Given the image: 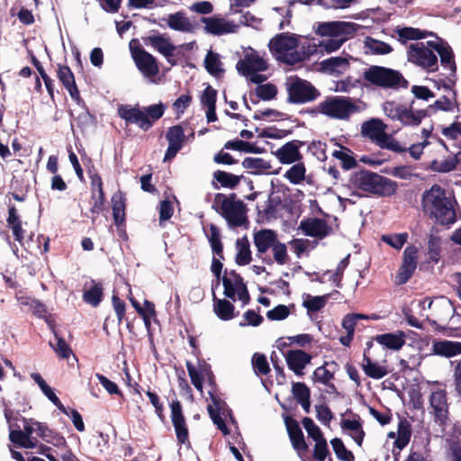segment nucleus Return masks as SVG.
I'll list each match as a JSON object with an SVG mask.
<instances>
[{"instance_id":"1","label":"nucleus","mask_w":461,"mask_h":461,"mask_svg":"<svg viewBox=\"0 0 461 461\" xmlns=\"http://www.w3.org/2000/svg\"><path fill=\"white\" fill-rule=\"evenodd\" d=\"M423 212L441 225H449L456 221L452 200L447 197L446 191L438 185H433L422 194Z\"/></svg>"},{"instance_id":"2","label":"nucleus","mask_w":461,"mask_h":461,"mask_svg":"<svg viewBox=\"0 0 461 461\" xmlns=\"http://www.w3.org/2000/svg\"><path fill=\"white\" fill-rule=\"evenodd\" d=\"M253 242L257 249L256 256L267 265L276 262L280 266L288 263L287 247L281 242L275 230L263 229L253 235Z\"/></svg>"},{"instance_id":"3","label":"nucleus","mask_w":461,"mask_h":461,"mask_svg":"<svg viewBox=\"0 0 461 461\" xmlns=\"http://www.w3.org/2000/svg\"><path fill=\"white\" fill-rule=\"evenodd\" d=\"M349 185L378 197L393 196L398 189L397 182L367 169L354 172Z\"/></svg>"},{"instance_id":"4","label":"nucleus","mask_w":461,"mask_h":461,"mask_svg":"<svg viewBox=\"0 0 461 461\" xmlns=\"http://www.w3.org/2000/svg\"><path fill=\"white\" fill-rule=\"evenodd\" d=\"M363 79L367 84L366 86H373L382 89L398 90L407 89L409 81L399 71L390 68L372 65L363 72Z\"/></svg>"},{"instance_id":"5","label":"nucleus","mask_w":461,"mask_h":461,"mask_svg":"<svg viewBox=\"0 0 461 461\" xmlns=\"http://www.w3.org/2000/svg\"><path fill=\"white\" fill-rule=\"evenodd\" d=\"M236 197L234 193L228 196L218 193L214 196L212 206L227 221L230 227H241L249 224L246 205L241 200H236Z\"/></svg>"},{"instance_id":"6","label":"nucleus","mask_w":461,"mask_h":461,"mask_svg":"<svg viewBox=\"0 0 461 461\" xmlns=\"http://www.w3.org/2000/svg\"><path fill=\"white\" fill-rule=\"evenodd\" d=\"M358 107L349 97L329 96L312 109H306L304 113L316 116L321 113L336 120H348L351 114L357 113Z\"/></svg>"},{"instance_id":"7","label":"nucleus","mask_w":461,"mask_h":461,"mask_svg":"<svg viewBox=\"0 0 461 461\" xmlns=\"http://www.w3.org/2000/svg\"><path fill=\"white\" fill-rule=\"evenodd\" d=\"M285 86L288 104H303L313 102L321 96V92L310 81L298 76L287 78Z\"/></svg>"},{"instance_id":"8","label":"nucleus","mask_w":461,"mask_h":461,"mask_svg":"<svg viewBox=\"0 0 461 461\" xmlns=\"http://www.w3.org/2000/svg\"><path fill=\"white\" fill-rule=\"evenodd\" d=\"M386 125L379 119H371L362 124V134L381 149L402 153L406 149L398 141L385 132Z\"/></svg>"},{"instance_id":"9","label":"nucleus","mask_w":461,"mask_h":461,"mask_svg":"<svg viewBox=\"0 0 461 461\" xmlns=\"http://www.w3.org/2000/svg\"><path fill=\"white\" fill-rule=\"evenodd\" d=\"M408 60L428 72H435L438 68L437 55L430 49H428L423 42L410 45Z\"/></svg>"},{"instance_id":"10","label":"nucleus","mask_w":461,"mask_h":461,"mask_svg":"<svg viewBox=\"0 0 461 461\" xmlns=\"http://www.w3.org/2000/svg\"><path fill=\"white\" fill-rule=\"evenodd\" d=\"M298 46V39L294 35L286 33L276 34L268 44L270 51L276 59L287 65H291L289 62L291 52L296 50Z\"/></svg>"},{"instance_id":"11","label":"nucleus","mask_w":461,"mask_h":461,"mask_svg":"<svg viewBox=\"0 0 461 461\" xmlns=\"http://www.w3.org/2000/svg\"><path fill=\"white\" fill-rule=\"evenodd\" d=\"M297 405H281L285 412L282 413L287 434L289 436L293 447L298 452H305L308 450V445L305 442L303 430L299 422L286 412L294 411Z\"/></svg>"},{"instance_id":"12","label":"nucleus","mask_w":461,"mask_h":461,"mask_svg":"<svg viewBox=\"0 0 461 461\" xmlns=\"http://www.w3.org/2000/svg\"><path fill=\"white\" fill-rule=\"evenodd\" d=\"M357 32V24L348 22H324L320 23L317 28V34L321 36L338 37H352Z\"/></svg>"},{"instance_id":"13","label":"nucleus","mask_w":461,"mask_h":461,"mask_svg":"<svg viewBox=\"0 0 461 461\" xmlns=\"http://www.w3.org/2000/svg\"><path fill=\"white\" fill-rule=\"evenodd\" d=\"M118 115L125 121L126 124H136L140 129L147 131L150 129V122L145 115L144 110L137 104H121L118 107Z\"/></svg>"},{"instance_id":"14","label":"nucleus","mask_w":461,"mask_h":461,"mask_svg":"<svg viewBox=\"0 0 461 461\" xmlns=\"http://www.w3.org/2000/svg\"><path fill=\"white\" fill-rule=\"evenodd\" d=\"M18 416L20 414L14 413L12 410L5 409V417L9 425V439L12 443L16 444L23 447H29L25 444V440L30 438L32 433V430L27 431V428L25 427L23 430L21 429V426L17 423L19 421Z\"/></svg>"},{"instance_id":"15","label":"nucleus","mask_w":461,"mask_h":461,"mask_svg":"<svg viewBox=\"0 0 461 461\" xmlns=\"http://www.w3.org/2000/svg\"><path fill=\"white\" fill-rule=\"evenodd\" d=\"M113 218L117 227V234L122 240H127L126 224H125V197L122 192L113 194L112 199Z\"/></svg>"},{"instance_id":"16","label":"nucleus","mask_w":461,"mask_h":461,"mask_svg":"<svg viewBox=\"0 0 461 461\" xmlns=\"http://www.w3.org/2000/svg\"><path fill=\"white\" fill-rule=\"evenodd\" d=\"M132 58L138 69L146 77H155L159 68L155 57L146 51L143 48L139 47L131 50Z\"/></svg>"},{"instance_id":"17","label":"nucleus","mask_w":461,"mask_h":461,"mask_svg":"<svg viewBox=\"0 0 461 461\" xmlns=\"http://www.w3.org/2000/svg\"><path fill=\"white\" fill-rule=\"evenodd\" d=\"M304 142L299 140H294L281 146L277 150L272 152L281 164H293L303 159L300 148Z\"/></svg>"},{"instance_id":"18","label":"nucleus","mask_w":461,"mask_h":461,"mask_svg":"<svg viewBox=\"0 0 461 461\" xmlns=\"http://www.w3.org/2000/svg\"><path fill=\"white\" fill-rule=\"evenodd\" d=\"M300 229L307 236L318 238L320 240L329 236L332 232V228L327 221L320 218H307L300 222Z\"/></svg>"},{"instance_id":"19","label":"nucleus","mask_w":461,"mask_h":461,"mask_svg":"<svg viewBox=\"0 0 461 461\" xmlns=\"http://www.w3.org/2000/svg\"><path fill=\"white\" fill-rule=\"evenodd\" d=\"M267 61L256 54H246L236 64V69L243 77H249L254 72H262L267 69Z\"/></svg>"},{"instance_id":"20","label":"nucleus","mask_w":461,"mask_h":461,"mask_svg":"<svg viewBox=\"0 0 461 461\" xmlns=\"http://www.w3.org/2000/svg\"><path fill=\"white\" fill-rule=\"evenodd\" d=\"M285 357L288 368L298 376H303L304 375V368L312 359L311 354L302 349L288 350Z\"/></svg>"},{"instance_id":"21","label":"nucleus","mask_w":461,"mask_h":461,"mask_svg":"<svg viewBox=\"0 0 461 461\" xmlns=\"http://www.w3.org/2000/svg\"><path fill=\"white\" fill-rule=\"evenodd\" d=\"M207 411L210 418L213 424L223 435L230 434V429L228 428L225 418L228 415L230 421L235 423L232 411L229 408V405H207Z\"/></svg>"},{"instance_id":"22","label":"nucleus","mask_w":461,"mask_h":461,"mask_svg":"<svg viewBox=\"0 0 461 461\" xmlns=\"http://www.w3.org/2000/svg\"><path fill=\"white\" fill-rule=\"evenodd\" d=\"M171 409V421L175 429L177 442L179 444H188V429L184 415L182 405H169Z\"/></svg>"},{"instance_id":"23","label":"nucleus","mask_w":461,"mask_h":461,"mask_svg":"<svg viewBox=\"0 0 461 461\" xmlns=\"http://www.w3.org/2000/svg\"><path fill=\"white\" fill-rule=\"evenodd\" d=\"M201 21L205 24V31L213 35L235 32L239 27L234 23L222 18L202 17Z\"/></svg>"},{"instance_id":"24","label":"nucleus","mask_w":461,"mask_h":461,"mask_svg":"<svg viewBox=\"0 0 461 461\" xmlns=\"http://www.w3.org/2000/svg\"><path fill=\"white\" fill-rule=\"evenodd\" d=\"M431 355L452 357L461 354V342L450 340H434Z\"/></svg>"},{"instance_id":"25","label":"nucleus","mask_w":461,"mask_h":461,"mask_svg":"<svg viewBox=\"0 0 461 461\" xmlns=\"http://www.w3.org/2000/svg\"><path fill=\"white\" fill-rule=\"evenodd\" d=\"M143 41L146 45L151 46L166 58L172 57L176 50V46L169 41V39L162 34L148 36L143 38Z\"/></svg>"},{"instance_id":"26","label":"nucleus","mask_w":461,"mask_h":461,"mask_svg":"<svg viewBox=\"0 0 461 461\" xmlns=\"http://www.w3.org/2000/svg\"><path fill=\"white\" fill-rule=\"evenodd\" d=\"M165 20L167 21V26L174 31L193 32L194 30V24L184 12L179 11L175 14H170Z\"/></svg>"},{"instance_id":"27","label":"nucleus","mask_w":461,"mask_h":461,"mask_svg":"<svg viewBox=\"0 0 461 461\" xmlns=\"http://www.w3.org/2000/svg\"><path fill=\"white\" fill-rule=\"evenodd\" d=\"M318 51H320L319 43L317 44L313 41H306L301 44L299 50H296L291 52L289 62H291V65H295L309 59Z\"/></svg>"},{"instance_id":"28","label":"nucleus","mask_w":461,"mask_h":461,"mask_svg":"<svg viewBox=\"0 0 461 461\" xmlns=\"http://www.w3.org/2000/svg\"><path fill=\"white\" fill-rule=\"evenodd\" d=\"M367 349L364 352V358L362 367L366 375L374 379H380L385 376L388 373L386 367L378 365L372 361L370 357L368 356V350L370 347L373 345V342H367Z\"/></svg>"},{"instance_id":"29","label":"nucleus","mask_w":461,"mask_h":461,"mask_svg":"<svg viewBox=\"0 0 461 461\" xmlns=\"http://www.w3.org/2000/svg\"><path fill=\"white\" fill-rule=\"evenodd\" d=\"M426 249L428 255V261L438 264L441 258L442 251V239L438 234V231H433L429 234L427 238Z\"/></svg>"},{"instance_id":"30","label":"nucleus","mask_w":461,"mask_h":461,"mask_svg":"<svg viewBox=\"0 0 461 461\" xmlns=\"http://www.w3.org/2000/svg\"><path fill=\"white\" fill-rule=\"evenodd\" d=\"M405 333L397 331L396 333H384L377 335L375 339L380 345L392 350H400L405 344Z\"/></svg>"},{"instance_id":"31","label":"nucleus","mask_w":461,"mask_h":461,"mask_svg":"<svg viewBox=\"0 0 461 461\" xmlns=\"http://www.w3.org/2000/svg\"><path fill=\"white\" fill-rule=\"evenodd\" d=\"M128 299L131 303L132 307L143 319L146 328L149 329L151 325L150 318L156 315L155 304L149 300H145L143 303V306H141L140 303L132 296L131 291Z\"/></svg>"},{"instance_id":"32","label":"nucleus","mask_w":461,"mask_h":461,"mask_svg":"<svg viewBox=\"0 0 461 461\" xmlns=\"http://www.w3.org/2000/svg\"><path fill=\"white\" fill-rule=\"evenodd\" d=\"M245 284L243 281V277L237 273L235 270L227 271L225 270V275L222 276V285L224 287L223 294L227 298L235 300V290L234 288Z\"/></svg>"},{"instance_id":"33","label":"nucleus","mask_w":461,"mask_h":461,"mask_svg":"<svg viewBox=\"0 0 461 461\" xmlns=\"http://www.w3.org/2000/svg\"><path fill=\"white\" fill-rule=\"evenodd\" d=\"M383 110L385 115L393 121H399L402 125L406 126L405 115L408 108L394 101H386L383 104Z\"/></svg>"},{"instance_id":"34","label":"nucleus","mask_w":461,"mask_h":461,"mask_svg":"<svg viewBox=\"0 0 461 461\" xmlns=\"http://www.w3.org/2000/svg\"><path fill=\"white\" fill-rule=\"evenodd\" d=\"M7 224L12 229L14 240L23 245L24 239V230L22 226V221L18 215L17 209L14 205L9 206Z\"/></svg>"},{"instance_id":"35","label":"nucleus","mask_w":461,"mask_h":461,"mask_svg":"<svg viewBox=\"0 0 461 461\" xmlns=\"http://www.w3.org/2000/svg\"><path fill=\"white\" fill-rule=\"evenodd\" d=\"M234 305L226 299H218L213 294V312L219 319L230 321L234 318Z\"/></svg>"},{"instance_id":"36","label":"nucleus","mask_w":461,"mask_h":461,"mask_svg":"<svg viewBox=\"0 0 461 461\" xmlns=\"http://www.w3.org/2000/svg\"><path fill=\"white\" fill-rule=\"evenodd\" d=\"M333 379V370H328L324 364L317 367L312 374V381L325 384L328 387L327 392L330 393H337L336 386L330 383Z\"/></svg>"},{"instance_id":"37","label":"nucleus","mask_w":461,"mask_h":461,"mask_svg":"<svg viewBox=\"0 0 461 461\" xmlns=\"http://www.w3.org/2000/svg\"><path fill=\"white\" fill-rule=\"evenodd\" d=\"M236 248H237V254L235 257V262L239 266H246L249 265L251 260V251H250V246L249 241L248 238L245 236L241 239H238L236 240Z\"/></svg>"},{"instance_id":"38","label":"nucleus","mask_w":461,"mask_h":461,"mask_svg":"<svg viewBox=\"0 0 461 461\" xmlns=\"http://www.w3.org/2000/svg\"><path fill=\"white\" fill-rule=\"evenodd\" d=\"M399 41L402 43H406L407 41H412V40H421L425 39L429 36H434L435 34L431 32L425 31V30H420L418 28H412V27H403L402 29H398L396 31Z\"/></svg>"},{"instance_id":"39","label":"nucleus","mask_w":461,"mask_h":461,"mask_svg":"<svg viewBox=\"0 0 461 461\" xmlns=\"http://www.w3.org/2000/svg\"><path fill=\"white\" fill-rule=\"evenodd\" d=\"M204 68L210 75L215 77H219L224 73V69L221 68L219 54L212 50L208 51L205 56Z\"/></svg>"},{"instance_id":"40","label":"nucleus","mask_w":461,"mask_h":461,"mask_svg":"<svg viewBox=\"0 0 461 461\" xmlns=\"http://www.w3.org/2000/svg\"><path fill=\"white\" fill-rule=\"evenodd\" d=\"M213 179L216 180L221 186L234 189L240 183L241 176H237L223 170H216L213 172Z\"/></svg>"},{"instance_id":"41","label":"nucleus","mask_w":461,"mask_h":461,"mask_svg":"<svg viewBox=\"0 0 461 461\" xmlns=\"http://www.w3.org/2000/svg\"><path fill=\"white\" fill-rule=\"evenodd\" d=\"M93 282V285L84 292L83 299L86 303L96 307L103 300V285L101 283Z\"/></svg>"},{"instance_id":"42","label":"nucleus","mask_w":461,"mask_h":461,"mask_svg":"<svg viewBox=\"0 0 461 461\" xmlns=\"http://www.w3.org/2000/svg\"><path fill=\"white\" fill-rule=\"evenodd\" d=\"M50 328L56 339V343L50 342V347L59 357L68 359L72 354V349L66 340L58 333L54 326L50 325Z\"/></svg>"},{"instance_id":"43","label":"nucleus","mask_w":461,"mask_h":461,"mask_svg":"<svg viewBox=\"0 0 461 461\" xmlns=\"http://www.w3.org/2000/svg\"><path fill=\"white\" fill-rule=\"evenodd\" d=\"M440 57L441 65L445 68H448L451 71V76L456 77V65L455 62V55L452 48L446 43L445 46L438 52Z\"/></svg>"},{"instance_id":"44","label":"nucleus","mask_w":461,"mask_h":461,"mask_svg":"<svg viewBox=\"0 0 461 461\" xmlns=\"http://www.w3.org/2000/svg\"><path fill=\"white\" fill-rule=\"evenodd\" d=\"M332 449L340 461H355V456L348 450L340 438H334L330 440Z\"/></svg>"},{"instance_id":"45","label":"nucleus","mask_w":461,"mask_h":461,"mask_svg":"<svg viewBox=\"0 0 461 461\" xmlns=\"http://www.w3.org/2000/svg\"><path fill=\"white\" fill-rule=\"evenodd\" d=\"M56 406L62 413L67 415L71 420L75 429L77 431L83 432L85 430V423L83 420V417L77 410L72 408L70 405H56Z\"/></svg>"},{"instance_id":"46","label":"nucleus","mask_w":461,"mask_h":461,"mask_svg":"<svg viewBox=\"0 0 461 461\" xmlns=\"http://www.w3.org/2000/svg\"><path fill=\"white\" fill-rule=\"evenodd\" d=\"M365 46L375 55H385L393 51V48L388 43L372 37L366 38Z\"/></svg>"},{"instance_id":"47","label":"nucleus","mask_w":461,"mask_h":461,"mask_svg":"<svg viewBox=\"0 0 461 461\" xmlns=\"http://www.w3.org/2000/svg\"><path fill=\"white\" fill-rule=\"evenodd\" d=\"M306 168L303 163L298 162L292 166L285 174V177L294 185L302 183L305 178Z\"/></svg>"},{"instance_id":"48","label":"nucleus","mask_w":461,"mask_h":461,"mask_svg":"<svg viewBox=\"0 0 461 461\" xmlns=\"http://www.w3.org/2000/svg\"><path fill=\"white\" fill-rule=\"evenodd\" d=\"M432 110L429 109V105L427 109L418 110L414 112L411 107L408 108L407 115H405L406 126H418L422 119L429 116Z\"/></svg>"},{"instance_id":"49","label":"nucleus","mask_w":461,"mask_h":461,"mask_svg":"<svg viewBox=\"0 0 461 461\" xmlns=\"http://www.w3.org/2000/svg\"><path fill=\"white\" fill-rule=\"evenodd\" d=\"M166 139L170 144H174L183 148L185 140V135L183 127L180 124L168 128Z\"/></svg>"},{"instance_id":"50","label":"nucleus","mask_w":461,"mask_h":461,"mask_svg":"<svg viewBox=\"0 0 461 461\" xmlns=\"http://www.w3.org/2000/svg\"><path fill=\"white\" fill-rule=\"evenodd\" d=\"M31 377L40 386L42 393L52 403H61L58 396L53 392V389L45 382L39 373H32Z\"/></svg>"},{"instance_id":"51","label":"nucleus","mask_w":461,"mask_h":461,"mask_svg":"<svg viewBox=\"0 0 461 461\" xmlns=\"http://www.w3.org/2000/svg\"><path fill=\"white\" fill-rule=\"evenodd\" d=\"M292 393L297 403H310L311 392L304 383H294Z\"/></svg>"},{"instance_id":"52","label":"nucleus","mask_w":461,"mask_h":461,"mask_svg":"<svg viewBox=\"0 0 461 461\" xmlns=\"http://www.w3.org/2000/svg\"><path fill=\"white\" fill-rule=\"evenodd\" d=\"M251 361L253 369L258 375H267L270 372L268 361L264 354L255 353Z\"/></svg>"},{"instance_id":"53","label":"nucleus","mask_w":461,"mask_h":461,"mask_svg":"<svg viewBox=\"0 0 461 461\" xmlns=\"http://www.w3.org/2000/svg\"><path fill=\"white\" fill-rule=\"evenodd\" d=\"M321 67L324 70L336 72L339 68H345L349 66L348 60L343 57H331L321 61Z\"/></svg>"},{"instance_id":"54","label":"nucleus","mask_w":461,"mask_h":461,"mask_svg":"<svg viewBox=\"0 0 461 461\" xmlns=\"http://www.w3.org/2000/svg\"><path fill=\"white\" fill-rule=\"evenodd\" d=\"M343 150H334L332 156L341 161L342 167L345 170H349L357 166V160L354 157L349 155L350 149L341 146Z\"/></svg>"},{"instance_id":"55","label":"nucleus","mask_w":461,"mask_h":461,"mask_svg":"<svg viewBox=\"0 0 461 461\" xmlns=\"http://www.w3.org/2000/svg\"><path fill=\"white\" fill-rule=\"evenodd\" d=\"M57 67V77L65 88L76 84L74 74L68 66L58 64Z\"/></svg>"},{"instance_id":"56","label":"nucleus","mask_w":461,"mask_h":461,"mask_svg":"<svg viewBox=\"0 0 461 461\" xmlns=\"http://www.w3.org/2000/svg\"><path fill=\"white\" fill-rule=\"evenodd\" d=\"M165 109L166 106L162 103L143 107L145 115L147 116L148 121L150 122V128L158 120L163 116Z\"/></svg>"},{"instance_id":"57","label":"nucleus","mask_w":461,"mask_h":461,"mask_svg":"<svg viewBox=\"0 0 461 461\" xmlns=\"http://www.w3.org/2000/svg\"><path fill=\"white\" fill-rule=\"evenodd\" d=\"M257 96L263 101L275 99L277 95V87L276 85L267 83L259 85L255 89Z\"/></svg>"},{"instance_id":"58","label":"nucleus","mask_w":461,"mask_h":461,"mask_svg":"<svg viewBox=\"0 0 461 461\" xmlns=\"http://www.w3.org/2000/svg\"><path fill=\"white\" fill-rule=\"evenodd\" d=\"M407 232L382 236V240L395 249H401L403 247V245L407 242Z\"/></svg>"},{"instance_id":"59","label":"nucleus","mask_w":461,"mask_h":461,"mask_svg":"<svg viewBox=\"0 0 461 461\" xmlns=\"http://www.w3.org/2000/svg\"><path fill=\"white\" fill-rule=\"evenodd\" d=\"M348 37L341 38H330L328 40H323L319 42L320 52L321 53H330L339 50L341 45L346 41Z\"/></svg>"},{"instance_id":"60","label":"nucleus","mask_w":461,"mask_h":461,"mask_svg":"<svg viewBox=\"0 0 461 461\" xmlns=\"http://www.w3.org/2000/svg\"><path fill=\"white\" fill-rule=\"evenodd\" d=\"M349 263V255H348L345 258L340 260V262L338 264L336 270L334 273H331L330 276V281H331L336 287L341 288L342 287V279L344 271L347 268L348 265Z\"/></svg>"},{"instance_id":"61","label":"nucleus","mask_w":461,"mask_h":461,"mask_svg":"<svg viewBox=\"0 0 461 461\" xmlns=\"http://www.w3.org/2000/svg\"><path fill=\"white\" fill-rule=\"evenodd\" d=\"M302 424L305 429L308 436L313 440H319L323 438V433L321 429L314 423L313 420L309 417H304L302 420Z\"/></svg>"},{"instance_id":"62","label":"nucleus","mask_w":461,"mask_h":461,"mask_svg":"<svg viewBox=\"0 0 461 461\" xmlns=\"http://www.w3.org/2000/svg\"><path fill=\"white\" fill-rule=\"evenodd\" d=\"M415 270L416 267H414L413 266L402 262L395 276L396 285H401L406 284L411 279Z\"/></svg>"},{"instance_id":"63","label":"nucleus","mask_w":461,"mask_h":461,"mask_svg":"<svg viewBox=\"0 0 461 461\" xmlns=\"http://www.w3.org/2000/svg\"><path fill=\"white\" fill-rule=\"evenodd\" d=\"M430 168L438 173H448L456 168V166L452 158V156L447 157L444 160L434 159L430 163Z\"/></svg>"},{"instance_id":"64","label":"nucleus","mask_w":461,"mask_h":461,"mask_svg":"<svg viewBox=\"0 0 461 461\" xmlns=\"http://www.w3.org/2000/svg\"><path fill=\"white\" fill-rule=\"evenodd\" d=\"M315 446L312 452V456L317 461H325L327 456H330V449L325 438L314 441Z\"/></svg>"}]
</instances>
